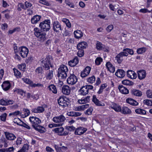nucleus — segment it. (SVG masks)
I'll return each mask as SVG.
<instances>
[{
	"label": "nucleus",
	"mask_w": 152,
	"mask_h": 152,
	"mask_svg": "<svg viewBox=\"0 0 152 152\" xmlns=\"http://www.w3.org/2000/svg\"><path fill=\"white\" fill-rule=\"evenodd\" d=\"M68 70L66 66L61 65L58 69V76L59 79L61 80L65 79L67 76Z\"/></svg>",
	"instance_id": "nucleus-1"
},
{
	"label": "nucleus",
	"mask_w": 152,
	"mask_h": 152,
	"mask_svg": "<svg viewBox=\"0 0 152 152\" xmlns=\"http://www.w3.org/2000/svg\"><path fill=\"white\" fill-rule=\"evenodd\" d=\"M50 21L49 19L45 20L44 21L40 23L39 26L41 31H48L50 28Z\"/></svg>",
	"instance_id": "nucleus-2"
},
{
	"label": "nucleus",
	"mask_w": 152,
	"mask_h": 152,
	"mask_svg": "<svg viewBox=\"0 0 152 152\" xmlns=\"http://www.w3.org/2000/svg\"><path fill=\"white\" fill-rule=\"evenodd\" d=\"M52 57L50 56H47L46 58H43L42 61V65L45 68V69L48 70L50 68V66L52 67L51 64V61L52 60Z\"/></svg>",
	"instance_id": "nucleus-3"
},
{
	"label": "nucleus",
	"mask_w": 152,
	"mask_h": 152,
	"mask_svg": "<svg viewBox=\"0 0 152 152\" xmlns=\"http://www.w3.org/2000/svg\"><path fill=\"white\" fill-rule=\"evenodd\" d=\"M58 102L59 105L62 107L63 108L67 107L69 104L67 99L64 96L60 97L58 100Z\"/></svg>",
	"instance_id": "nucleus-4"
},
{
	"label": "nucleus",
	"mask_w": 152,
	"mask_h": 152,
	"mask_svg": "<svg viewBox=\"0 0 152 152\" xmlns=\"http://www.w3.org/2000/svg\"><path fill=\"white\" fill-rule=\"evenodd\" d=\"M78 78L73 73L70 74L67 80L68 84L73 85L75 84L77 82Z\"/></svg>",
	"instance_id": "nucleus-5"
},
{
	"label": "nucleus",
	"mask_w": 152,
	"mask_h": 152,
	"mask_svg": "<svg viewBox=\"0 0 152 152\" xmlns=\"http://www.w3.org/2000/svg\"><path fill=\"white\" fill-rule=\"evenodd\" d=\"M93 86L90 85H87L83 86L79 90L80 94L82 95H86L88 93L89 90H92Z\"/></svg>",
	"instance_id": "nucleus-6"
},
{
	"label": "nucleus",
	"mask_w": 152,
	"mask_h": 152,
	"mask_svg": "<svg viewBox=\"0 0 152 152\" xmlns=\"http://www.w3.org/2000/svg\"><path fill=\"white\" fill-rule=\"evenodd\" d=\"M29 119L34 128L39 125L41 122V120L35 117H31Z\"/></svg>",
	"instance_id": "nucleus-7"
},
{
	"label": "nucleus",
	"mask_w": 152,
	"mask_h": 152,
	"mask_svg": "<svg viewBox=\"0 0 152 152\" xmlns=\"http://www.w3.org/2000/svg\"><path fill=\"white\" fill-rule=\"evenodd\" d=\"M128 55L127 53L121 52L118 54L115 57V60L119 64L121 63L123 60V56H127Z\"/></svg>",
	"instance_id": "nucleus-8"
},
{
	"label": "nucleus",
	"mask_w": 152,
	"mask_h": 152,
	"mask_svg": "<svg viewBox=\"0 0 152 152\" xmlns=\"http://www.w3.org/2000/svg\"><path fill=\"white\" fill-rule=\"evenodd\" d=\"M20 54L23 58L26 57L28 53V50L26 47L22 46L19 48Z\"/></svg>",
	"instance_id": "nucleus-9"
},
{
	"label": "nucleus",
	"mask_w": 152,
	"mask_h": 152,
	"mask_svg": "<svg viewBox=\"0 0 152 152\" xmlns=\"http://www.w3.org/2000/svg\"><path fill=\"white\" fill-rule=\"evenodd\" d=\"M14 101L2 98L0 100V104L2 105L7 106L10 104H12L14 103Z\"/></svg>",
	"instance_id": "nucleus-10"
},
{
	"label": "nucleus",
	"mask_w": 152,
	"mask_h": 152,
	"mask_svg": "<svg viewBox=\"0 0 152 152\" xmlns=\"http://www.w3.org/2000/svg\"><path fill=\"white\" fill-rule=\"evenodd\" d=\"M65 117L62 115L59 116L54 117L52 119L53 121L56 123H60L63 122L65 120Z\"/></svg>",
	"instance_id": "nucleus-11"
},
{
	"label": "nucleus",
	"mask_w": 152,
	"mask_h": 152,
	"mask_svg": "<svg viewBox=\"0 0 152 152\" xmlns=\"http://www.w3.org/2000/svg\"><path fill=\"white\" fill-rule=\"evenodd\" d=\"M87 129L83 127H80L77 128L75 130V135H81L85 133Z\"/></svg>",
	"instance_id": "nucleus-12"
},
{
	"label": "nucleus",
	"mask_w": 152,
	"mask_h": 152,
	"mask_svg": "<svg viewBox=\"0 0 152 152\" xmlns=\"http://www.w3.org/2000/svg\"><path fill=\"white\" fill-rule=\"evenodd\" d=\"M53 28L54 31L59 32L61 31V28L60 24L58 21H54L53 23Z\"/></svg>",
	"instance_id": "nucleus-13"
},
{
	"label": "nucleus",
	"mask_w": 152,
	"mask_h": 152,
	"mask_svg": "<svg viewBox=\"0 0 152 152\" xmlns=\"http://www.w3.org/2000/svg\"><path fill=\"white\" fill-rule=\"evenodd\" d=\"M96 48L98 50H103L105 51H108V50L105 48V46L101 42L97 41L96 44Z\"/></svg>",
	"instance_id": "nucleus-14"
},
{
	"label": "nucleus",
	"mask_w": 152,
	"mask_h": 152,
	"mask_svg": "<svg viewBox=\"0 0 152 152\" xmlns=\"http://www.w3.org/2000/svg\"><path fill=\"white\" fill-rule=\"evenodd\" d=\"M127 77L132 79H135L137 77V75L134 71L132 70H128L127 72Z\"/></svg>",
	"instance_id": "nucleus-15"
},
{
	"label": "nucleus",
	"mask_w": 152,
	"mask_h": 152,
	"mask_svg": "<svg viewBox=\"0 0 152 152\" xmlns=\"http://www.w3.org/2000/svg\"><path fill=\"white\" fill-rule=\"evenodd\" d=\"M11 85L8 81H6L4 82L1 85V87L3 90L4 91L8 90L10 88Z\"/></svg>",
	"instance_id": "nucleus-16"
},
{
	"label": "nucleus",
	"mask_w": 152,
	"mask_h": 152,
	"mask_svg": "<svg viewBox=\"0 0 152 152\" xmlns=\"http://www.w3.org/2000/svg\"><path fill=\"white\" fill-rule=\"evenodd\" d=\"M92 101L97 106H105L104 104L99 101L95 95L93 96Z\"/></svg>",
	"instance_id": "nucleus-17"
},
{
	"label": "nucleus",
	"mask_w": 152,
	"mask_h": 152,
	"mask_svg": "<svg viewBox=\"0 0 152 152\" xmlns=\"http://www.w3.org/2000/svg\"><path fill=\"white\" fill-rule=\"evenodd\" d=\"M4 133L6 138L8 140H12L16 138L15 136L12 133L7 132H4Z\"/></svg>",
	"instance_id": "nucleus-18"
},
{
	"label": "nucleus",
	"mask_w": 152,
	"mask_h": 152,
	"mask_svg": "<svg viewBox=\"0 0 152 152\" xmlns=\"http://www.w3.org/2000/svg\"><path fill=\"white\" fill-rule=\"evenodd\" d=\"M138 77L140 80L144 79L146 75V72L145 70H142L138 71L137 72Z\"/></svg>",
	"instance_id": "nucleus-19"
},
{
	"label": "nucleus",
	"mask_w": 152,
	"mask_h": 152,
	"mask_svg": "<svg viewBox=\"0 0 152 152\" xmlns=\"http://www.w3.org/2000/svg\"><path fill=\"white\" fill-rule=\"evenodd\" d=\"M115 75L118 77L121 78L124 77L125 75V73L124 70L118 69L115 73Z\"/></svg>",
	"instance_id": "nucleus-20"
},
{
	"label": "nucleus",
	"mask_w": 152,
	"mask_h": 152,
	"mask_svg": "<svg viewBox=\"0 0 152 152\" xmlns=\"http://www.w3.org/2000/svg\"><path fill=\"white\" fill-rule=\"evenodd\" d=\"M118 89L120 92L122 94H126L129 93V90L122 85H119L118 86Z\"/></svg>",
	"instance_id": "nucleus-21"
},
{
	"label": "nucleus",
	"mask_w": 152,
	"mask_h": 152,
	"mask_svg": "<svg viewBox=\"0 0 152 152\" xmlns=\"http://www.w3.org/2000/svg\"><path fill=\"white\" fill-rule=\"evenodd\" d=\"M45 108L42 106H39L32 109V111L34 113H42L45 111Z\"/></svg>",
	"instance_id": "nucleus-22"
},
{
	"label": "nucleus",
	"mask_w": 152,
	"mask_h": 152,
	"mask_svg": "<svg viewBox=\"0 0 152 152\" xmlns=\"http://www.w3.org/2000/svg\"><path fill=\"white\" fill-rule=\"evenodd\" d=\"M41 17V16L38 15H34L31 18V23L32 24L37 23L40 20Z\"/></svg>",
	"instance_id": "nucleus-23"
},
{
	"label": "nucleus",
	"mask_w": 152,
	"mask_h": 152,
	"mask_svg": "<svg viewBox=\"0 0 152 152\" xmlns=\"http://www.w3.org/2000/svg\"><path fill=\"white\" fill-rule=\"evenodd\" d=\"M79 62V59L77 57H75L72 60L68 62L69 65L71 67H74Z\"/></svg>",
	"instance_id": "nucleus-24"
},
{
	"label": "nucleus",
	"mask_w": 152,
	"mask_h": 152,
	"mask_svg": "<svg viewBox=\"0 0 152 152\" xmlns=\"http://www.w3.org/2000/svg\"><path fill=\"white\" fill-rule=\"evenodd\" d=\"M106 66L110 72L113 73L114 72L115 67L110 62H108L106 63Z\"/></svg>",
	"instance_id": "nucleus-25"
},
{
	"label": "nucleus",
	"mask_w": 152,
	"mask_h": 152,
	"mask_svg": "<svg viewBox=\"0 0 152 152\" xmlns=\"http://www.w3.org/2000/svg\"><path fill=\"white\" fill-rule=\"evenodd\" d=\"M67 115L69 116L78 117L82 115V113L80 112L71 111L68 112L67 113Z\"/></svg>",
	"instance_id": "nucleus-26"
},
{
	"label": "nucleus",
	"mask_w": 152,
	"mask_h": 152,
	"mask_svg": "<svg viewBox=\"0 0 152 152\" xmlns=\"http://www.w3.org/2000/svg\"><path fill=\"white\" fill-rule=\"evenodd\" d=\"M110 107L116 112H121V108L120 106L117 104L113 103L111 105Z\"/></svg>",
	"instance_id": "nucleus-27"
},
{
	"label": "nucleus",
	"mask_w": 152,
	"mask_h": 152,
	"mask_svg": "<svg viewBox=\"0 0 152 152\" xmlns=\"http://www.w3.org/2000/svg\"><path fill=\"white\" fill-rule=\"evenodd\" d=\"M126 102L127 103L133 106H136L138 105L137 102L131 98L127 99Z\"/></svg>",
	"instance_id": "nucleus-28"
},
{
	"label": "nucleus",
	"mask_w": 152,
	"mask_h": 152,
	"mask_svg": "<svg viewBox=\"0 0 152 152\" xmlns=\"http://www.w3.org/2000/svg\"><path fill=\"white\" fill-rule=\"evenodd\" d=\"M87 46V43L85 42H82L79 43L77 45V47L78 49H83L86 48Z\"/></svg>",
	"instance_id": "nucleus-29"
},
{
	"label": "nucleus",
	"mask_w": 152,
	"mask_h": 152,
	"mask_svg": "<svg viewBox=\"0 0 152 152\" xmlns=\"http://www.w3.org/2000/svg\"><path fill=\"white\" fill-rule=\"evenodd\" d=\"M132 95L137 96H141L142 95V92L138 90L133 89L131 91Z\"/></svg>",
	"instance_id": "nucleus-30"
},
{
	"label": "nucleus",
	"mask_w": 152,
	"mask_h": 152,
	"mask_svg": "<svg viewBox=\"0 0 152 152\" xmlns=\"http://www.w3.org/2000/svg\"><path fill=\"white\" fill-rule=\"evenodd\" d=\"M70 91V88L68 86H63L62 88V92L64 94L69 95Z\"/></svg>",
	"instance_id": "nucleus-31"
},
{
	"label": "nucleus",
	"mask_w": 152,
	"mask_h": 152,
	"mask_svg": "<svg viewBox=\"0 0 152 152\" xmlns=\"http://www.w3.org/2000/svg\"><path fill=\"white\" fill-rule=\"evenodd\" d=\"M53 70H50L47 72L45 75L46 78L47 80H50L53 77Z\"/></svg>",
	"instance_id": "nucleus-32"
},
{
	"label": "nucleus",
	"mask_w": 152,
	"mask_h": 152,
	"mask_svg": "<svg viewBox=\"0 0 152 152\" xmlns=\"http://www.w3.org/2000/svg\"><path fill=\"white\" fill-rule=\"evenodd\" d=\"M90 96H88L83 99L78 100V102L80 104H84L90 101Z\"/></svg>",
	"instance_id": "nucleus-33"
},
{
	"label": "nucleus",
	"mask_w": 152,
	"mask_h": 152,
	"mask_svg": "<svg viewBox=\"0 0 152 152\" xmlns=\"http://www.w3.org/2000/svg\"><path fill=\"white\" fill-rule=\"evenodd\" d=\"M16 119L18 120V121H18V122L20 123L19 125L25 127L28 129H31V127L28 124H26L25 123H24L19 118H15L14 120H15Z\"/></svg>",
	"instance_id": "nucleus-34"
},
{
	"label": "nucleus",
	"mask_w": 152,
	"mask_h": 152,
	"mask_svg": "<svg viewBox=\"0 0 152 152\" xmlns=\"http://www.w3.org/2000/svg\"><path fill=\"white\" fill-rule=\"evenodd\" d=\"M75 36L77 39L80 38L83 36V33L80 30L75 31L74 32Z\"/></svg>",
	"instance_id": "nucleus-35"
},
{
	"label": "nucleus",
	"mask_w": 152,
	"mask_h": 152,
	"mask_svg": "<svg viewBox=\"0 0 152 152\" xmlns=\"http://www.w3.org/2000/svg\"><path fill=\"white\" fill-rule=\"evenodd\" d=\"M34 128L35 130L41 133H43L45 132V128L39 125L37 126L36 127Z\"/></svg>",
	"instance_id": "nucleus-36"
},
{
	"label": "nucleus",
	"mask_w": 152,
	"mask_h": 152,
	"mask_svg": "<svg viewBox=\"0 0 152 152\" xmlns=\"http://www.w3.org/2000/svg\"><path fill=\"white\" fill-rule=\"evenodd\" d=\"M64 130V128L62 127L60 128H57L54 129V131L58 133V134L60 135H62Z\"/></svg>",
	"instance_id": "nucleus-37"
},
{
	"label": "nucleus",
	"mask_w": 152,
	"mask_h": 152,
	"mask_svg": "<svg viewBox=\"0 0 152 152\" xmlns=\"http://www.w3.org/2000/svg\"><path fill=\"white\" fill-rule=\"evenodd\" d=\"M147 50V48L145 47H142L137 49L136 52L138 54H142L145 53Z\"/></svg>",
	"instance_id": "nucleus-38"
},
{
	"label": "nucleus",
	"mask_w": 152,
	"mask_h": 152,
	"mask_svg": "<svg viewBox=\"0 0 152 152\" xmlns=\"http://www.w3.org/2000/svg\"><path fill=\"white\" fill-rule=\"evenodd\" d=\"M23 111L24 113V114H23L21 113V117L24 118L28 116L30 113L29 110L27 109H23Z\"/></svg>",
	"instance_id": "nucleus-39"
},
{
	"label": "nucleus",
	"mask_w": 152,
	"mask_h": 152,
	"mask_svg": "<svg viewBox=\"0 0 152 152\" xmlns=\"http://www.w3.org/2000/svg\"><path fill=\"white\" fill-rule=\"evenodd\" d=\"M49 90L54 94L57 93V90L56 86L54 85L51 84L48 87Z\"/></svg>",
	"instance_id": "nucleus-40"
},
{
	"label": "nucleus",
	"mask_w": 152,
	"mask_h": 152,
	"mask_svg": "<svg viewBox=\"0 0 152 152\" xmlns=\"http://www.w3.org/2000/svg\"><path fill=\"white\" fill-rule=\"evenodd\" d=\"M122 83L124 85L131 86L134 84V83L128 80H125L122 81Z\"/></svg>",
	"instance_id": "nucleus-41"
},
{
	"label": "nucleus",
	"mask_w": 152,
	"mask_h": 152,
	"mask_svg": "<svg viewBox=\"0 0 152 152\" xmlns=\"http://www.w3.org/2000/svg\"><path fill=\"white\" fill-rule=\"evenodd\" d=\"M122 113L124 114H130L131 113V110L127 107H124L122 108V110L121 112Z\"/></svg>",
	"instance_id": "nucleus-42"
},
{
	"label": "nucleus",
	"mask_w": 152,
	"mask_h": 152,
	"mask_svg": "<svg viewBox=\"0 0 152 152\" xmlns=\"http://www.w3.org/2000/svg\"><path fill=\"white\" fill-rule=\"evenodd\" d=\"M135 111L137 114L143 115L146 114V112L145 110L140 108L136 109Z\"/></svg>",
	"instance_id": "nucleus-43"
},
{
	"label": "nucleus",
	"mask_w": 152,
	"mask_h": 152,
	"mask_svg": "<svg viewBox=\"0 0 152 152\" xmlns=\"http://www.w3.org/2000/svg\"><path fill=\"white\" fill-rule=\"evenodd\" d=\"M28 145L27 144H25L22 149L19 151L18 152H26L28 150Z\"/></svg>",
	"instance_id": "nucleus-44"
},
{
	"label": "nucleus",
	"mask_w": 152,
	"mask_h": 152,
	"mask_svg": "<svg viewBox=\"0 0 152 152\" xmlns=\"http://www.w3.org/2000/svg\"><path fill=\"white\" fill-rule=\"evenodd\" d=\"M10 10H6L2 11L1 13H4L5 18L7 19H8L10 18Z\"/></svg>",
	"instance_id": "nucleus-45"
},
{
	"label": "nucleus",
	"mask_w": 152,
	"mask_h": 152,
	"mask_svg": "<svg viewBox=\"0 0 152 152\" xmlns=\"http://www.w3.org/2000/svg\"><path fill=\"white\" fill-rule=\"evenodd\" d=\"M119 7L118 4L113 5L112 4H110L109 6V7L110 10L113 11H115L116 9H117Z\"/></svg>",
	"instance_id": "nucleus-46"
},
{
	"label": "nucleus",
	"mask_w": 152,
	"mask_h": 152,
	"mask_svg": "<svg viewBox=\"0 0 152 152\" xmlns=\"http://www.w3.org/2000/svg\"><path fill=\"white\" fill-rule=\"evenodd\" d=\"M107 86V85L106 83H104L102 84L100 86V89L98 92L97 93L99 94H101L103 91V90Z\"/></svg>",
	"instance_id": "nucleus-47"
},
{
	"label": "nucleus",
	"mask_w": 152,
	"mask_h": 152,
	"mask_svg": "<svg viewBox=\"0 0 152 152\" xmlns=\"http://www.w3.org/2000/svg\"><path fill=\"white\" fill-rule=\"evenodd\" d=\"M34 34L37 37H38L41 34V32L40 31L39 29L37 27L35 28H34Z\"/></svg>",
	"instance_id": "nucleus-48"
},
{
	"label": "nucleus",
	"mask_w": 152,
	"mask_h": 152,
	"mask_svg": "<svg viewBox=\"0 0 152 152\" xmlns=\"http://www.w3.org/2000/svg\"><path fill=\"white\" fill-rule=\"evenodd\" d=\"M87 81L89 83H93L95 80V77L94 75H92L87 78Z\"/></svg>",
	"instance_id": "nucleus-49"
},
{
	"label": "nucleus",
	"mask_w": 152,
	"mask_h": 152,
	"mask_svg": "<svg viewBox=\"0 0 152 152\" xmlns=\"http://www.w3.org/2000/svg\"><path fill=\"white\" fill-rule=\"evenodd\" d=\"M21 112L18 110H17L14 112L10 113L9 114V116H11L12 115L13 117H14L19 115L21 116Z\"/></svg>",
	"instance_id": "nucleus-50"
},
{
	"label": "nucleus",
	"mask_w": 152,
	"mask_h": 152,
	"mask_svg": "<svg viewBox=\"0 0 152 152\" xmlns=\"http://www.w3.org/2000/svg\"><path fill=\"white\" fill-rule=\"evenodd\" d=\"M124 52H127L128 53L131 55H133L134 54V51L132 49H130L129 48H126L124 49L123 50V51Z\"/></svg>",
	"instance_id": "nucleus-51"
},
{
	"label": "nucleus",
	"mask_w": 152,
	"mask_h": 152,
	"mask_svg": "<svg viewBox=\"0 0 152 152\" xmlns=\"http://www.w3.org/2000/svg\"><path fill=\"white\" fill-rule=\"evenodd\" d=\"M46 34L45 33H42L38 37L39 38L40 41H43L46 39Z\"/></svg>",
	"instance_id": "nucleus-52"
},
{
	"label": "nucleus",
	"mask_w": 152,
	"mask_h": 152,
	"mask_svg": "<svg viewBox=\"0 0 152 152\" xmlns=\"http://www.w3.org/2000/svg\"><path fill=\"white\" fill-rule=\"evenodd\" d=\"M143 103L148 106H152V100L145 99L143 100Z\"/></svg>",
	"instance_id": "nucleus-53"
},
{
	"label": "nucleus",
	"mask_w": 152,
	"mask_h": 152,
	"mask_svg": "<svg viewBox=\"0 0 152 152\" xmlns=\"http://www.w3.org/2000/svg\"><path fill=\"white\" fill-rule=\"evenodd\" d=\"M30 86L32 87L35 88L36 87H42L43 86L42 84L40 83H37V84L34 83L32 81V83H31Z\"/></svg>",
	"instance_id": "nucleus-54"
},
{
	"label": "nucleus",
	"mask_w": 152,
	"mask_h": 152,
	"mask_svg": "<svg viewBox=\"0 0 152 152\" xmlns=\"http://www.w3.org/2000/svg\"><path fill=\"white\" fill-rule=\"evenodd\" d=\"M93 110V108L92 107H90L85 112V114L87 115H91Z\"/></svg>",
	"instance_id": "nucleus-55"
},
{
	"label": "nucleus",
	"mask_w": 152,
	"mask_h": 152,
	"mask_svg": "<svg viewBox=\"0 0 152 152\" xmlns=\"http://www.w3.org/2000/svg\"><path fill=\"white\" fill-rule=\"evenodd\" d=\"M22 79L24 83L29 85L30 86H31V83H32V81L28 78H23Z\"/></svg>",
	"instance_id": "nucleus-56"
},
{
	"label": "nucleus",
	"mask_w": 152,
	"mask_h": 152,
	"mask_svg": "<svg viewBox=\"0 0 152 152\" xmlns=\"http://www.w3.org/2000/svg\"><path fill=\"white\" fill-rule=\"evenodd\" d=\"M18 7L17 9L18 11H21V9H23L24 10H26V8H25L24 5L22 3H19L18 5Z\"/></svg>",
	"instance_id": "nucleus-57"
},
{
	"label": "nucleus",
	"mask_w": 152,
	"mask_h": 152,
	"mask_svg": "<svg viewBox=\"0 0 152 152\" xmlns=\"http://www.w3.org/2000/svg\"><path fill=\"white\" fill-rule=\"evenodd\" d=\"M13 71L15 75L17 77H20L21 76L20 72L17 69L14 68Z\"/></svg>",
	"instance_id": "nucleus-58"
},
{
	"label": "nucleus",
	"mask_w": 152,
	"mask_h": 152,
	"mask_svg": "<svg viewBox=\"0 0 152 152\" xmlns=\"http://www.w3.org/2000/svg\"><path fill=\"white\" fill-rule=\"evenodd\" d=\"M65 129L69 131H73L75 129V128L72 126H66L65 127Z\"/></svg>",
	"instance_id": "nucleus-59"
},
{
	"label": "nucleus",
	"mask_w": 152,
	"mask_h": 152,
	"mask_svg": "<svg viewBox=\"0 0 152 152\" xmlns=\"http://www.w3.org/2000/svg\"><path fill=\"white\" fill-rule=\"evenodd\" d=\"M19 69L22 71H24L26 69V65L25 64L23 63L18 64V65Z\"/></svg>",
	"instance_id": "nucleus-60"
},
{
	"label": "nucleus",
	"mask_w": 152,
	"mask_h": 152,
	"mask_svg": "<svg viewBox=\"0 0 152 152\" xmlns=\"http://www.w3.org/2000/svg\"><path fill=\"white\" fill-rule=\"evenodd\" d=\"M102 61V59L100 57H97L96 59L95 63L97 65H99Z\"/></svg>",
	"instance_id": "nucleus-61"
},
{
	"label": "nucleus",
	"mask_w": 152,
	"mask_h": 152,
	"mask_svg": "<svg viewBox=\"0 0 152 152\" xmlns=\"http://www.w3.org/2000/svg\"><path fill=\"white\" fill-rule=\"evenodd\" d=\"M78 51L77 52V55L79 57H82L83 55L84 54V50L83 49H78Z\"/></svg>",
	"instance_id": "nucleus-62"
},
{
	"label": "nucleus",
	"mask_w": 152,
	"mask_h": 152,
	"mask_svg": "<svg viewBox=\"0 0 152 152\" xmlns=\"http://www.w3.org/2000/svg\"><path fill=\"white\" fill-rule=\"evenodd\" d=\"M39 2L46 6H49L50 5V3L46 0H40L39 1Z\"/></svg>",
	"instance_id": "nucleus-63"
},
{
	"label": "nucleus",
	"mask_w": 152,
	"mask_h": 152,
	"mask_svg": "<svg viewBox=\"0 0 152 152\" xmlns=\"http://www.w3.org/2000/svg\"><path fill=\"white\" fill-rule=\"evenodd\" d=\"M17 92L20 94V95H21L22 96H25V94L26 93V92L24 91H23L21 89H17L16 90Z\"/></svg>",
	"instance_id": "nucleus-64"
}]
</instances>
